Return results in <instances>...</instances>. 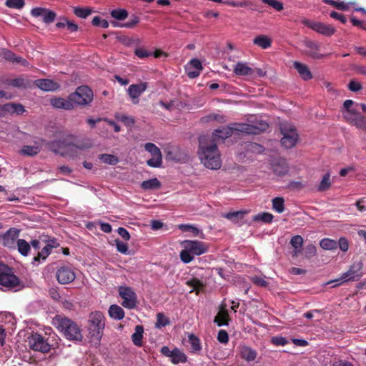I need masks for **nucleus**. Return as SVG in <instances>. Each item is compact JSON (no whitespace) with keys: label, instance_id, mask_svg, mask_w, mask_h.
Returning <instances> with one entry per match:
<instances>
[{"label":"nucleus","instance_id":"51","mask_svg":"<svg viewBox=\"0 0 366 366\" xmlns=\"http://www.w3.org/2000/svg\"><path fill=\"white\" fill-rule=\"evenodd\" d=\"M179 228L183 232H189L193 236L197 237L199 234V229L191 224H179Z\"/></svg>","mask_w":366,"mask_h":366},{"label":"nucleus","instance_id":"24","mask_svg":"<svg viewBox=\"0 0 366 366\" xmlns=\"http://www.w3.org/2000/svg\"><path fill=\"white\" fill-rule=\"evenodd\" d=\"M51 104L54 108L64 109L65 110H71L74 107L71 100L69 99V96L68 97L67 99L61 97L51 99Z\"/></svg>","mask_w":366,"mask_h":366},{"label":"nucleus","instance_id":"39","mask_svg":"<svg viewBox=\"0 0 366 366\" xmlns=\"http://www.w3.org/2000/svg\"><path fill=\"white\" fill-rule=\"evenodd\" d=\"M303 242V238L300 235H295L291 238L290 244L295 249V255L300 252Z\"/></svg>","mask_w":366,"mask_h":366},{"label":"nucleus","instance_id":"13","mask_svg":"<svg viewBox=\"0 0 366 366\" xmlns=\"http://www.w3.org/2000/svg\"><path fill=\"white\" fill-rule=\"evenodd\" d=\"M56 277L59 283L66 285L72 282L76 278V274L71 267L64 264L57 269Z\"/></svg>","mask_w":366,"mask_h":366},{"label":"nucleus","instance_id":"32","mask_svg":"<svg viewBox=\"0 0 366 366\" xmlns=\"http://www.w3.org/2000/svg\"><path fill=\"white\" fill-rule=\"evenodd\" d=\"M161 187V182L157 178H152L142 182L141 187L144 190L158 189Z\"/></svg>","mask_w":366,"mask_h":366},{"label":"nucleus","instance_id":"18","mask_svg":"<svg viewBox=\"0 0 366 366\" xmlns=\"http://www.w3.org/2000/svg\"><path fill=\"white\" fill-rule=\"evenodd\" d=\"M31 14L34 17L42 16V21L45 24L52 23L56 16V14L54 11L41 7L34 8Z\"/></svg>","mask_w":366,"mask_h":366},{"label":"nucleus","instance_id":"5","mask_svg":"<svg viewBox=\"0 0 366 366\" xmlns=\"http://www.w3.org/2000/svg\"><path fill=\"white\" fill-rule=\"evenodd\" d=\"M354 101L347 99L343 103L341 110L345 120L357 128L366 131V117L362 115L356 108H353Z\"/></svg>","mask_w":366,"mask_h":366},{"label":"nucleus","instance_id":"10","mask_svg":"<svg viewBox=\"0 0 366 366\" xmlns=\"http://www.w3.org/2000/svg\"><path fill=\"white\" fill-rule=\"evenodd\" d=\"M69 99L74 105H87L93 100V92L87 86H80L76 88L75 92L69 94Z\"/></svg>","mask_w":366,"mask_h":366},{"label":"nucleus","instance_id":"43","mask_svg":"<svg viewBox=\"0 0 366 366\" xmlns=\"http://www.w3.org/2000/svg\"><path fill=\"white\" fill-rule=\"evenodd\" d=\"M272 209L278 213L285 211V199L283 197H277L272 199Z\"/></svg>","mask_w":366,"mask_h":366},{"label":"nucleus","instance_id":"36","mask_svg":"<svg viewBox=\"0 0 366 366\" xmlns=\"http://www.w3.org/2000/svg\"><path fill=\"white\" fill-rule=\"evenodd\" d=\"M41 147L39 144H35L34 146L25 145L21 149L22 154L27 156H34L41 151Z\"/></svg>","mask_w":366,"mask_h":366},{"label":"nucleus","instance_id":"64","mask_svg":"<svg viewBox=\"0 0 366 366\" xmlns=\"http://www.w3.org/2000/svg\"><path fill=\"white\" fill-rule=\"evenodd\" d=\"M139 21L138 16H134L129 21L121 24V27L133 28Z\"/></svg>","mask_w":366,"mask_h":366},{"label":"nucleus","instance_id":"14","mask_svg":"<svg viewBox=\"0 0 366 366\" xmlns=\"http://www.w3.org/2000/svg\"><path fill=\"white\" fill-rule=\"evenodd\" d=\"M144 149L152 156L150 159L147 160V164L151 167H159L162 163L160 149L154 144L150 142L145 144Z\"/></svg>","mask_w":366,"mask_h":366},{"label":"nucleus","instance_id":"41","mask_svg":"<svg viewBox=\"0 0 366 366\" xmlns=\"http://www.w3.org/2000/svg\"><path fill=\"white\" fill-rule=\"evenodd\" d=\"M99 159L104 164L109 165H116L119 162V158L110 154H102L99 156Z\"/></svg>","mask_w":366,"mask_h":366},{"label":"nucleus","instance_id":"6","mask_svg":"<svg viewBox=\"0 0 366 366\" xmlns=\"http://www.w3.org/2000/svg\"><path fill=\"white\" fill-rule=\"evenodd\" d=\"M55 321L58 325V329L68 340L79 342L82 340L83 337L80 328L71 319L57 315L55 317Z\"/></svg>","mask_w":366,"mask_h":366},{"label":"nucleus","instance_id":"62","mask_svg":"<svg viewBox=\"0 0 366 366\" xmlns=\"http://www.w3.org/2000/svg\"><path fill=\"white\" fill-rule=\"evenodd\" d=\"M137 299H124L122 305L126 308L132 309L136 307Z\"/></svg>","mask_w":366,"mask_h":366},{"label":"nucleus","instance_id":"49","mask_svg":"<svg viewBox=\"0 0 366 366\" xmlns=\"http://www.w3.org/2000/svg\"><path fill=\"white\" fill-rule=\"evenodd\" d=\"M169 320L162 313H158L157 315V322L155 323V327L157 328H162V327L169 325Z\"/></svg>","mask_w":366,"mask_h":366},{"label":"nucleus","instance_id":"61","mask_svg":"<svg viewBox=\"0 0 366 366\" xmlns=\"http://www.w3.org/2000/svg\"><path fill=\"white\" fill-rule=\"evenodd\" d=\"M271 342L275 345L283 346L287 343V340L285 337L277 336L271 339Z\"/></svg>","mask_w":366,"mask_h":366},{"label":"nucleus","instance_id":"7","mask_svg":"<svg viewBox=\"0 0 366 366\" xmlns=\"http://www.w3.org/2000/svg\"><path fill=\"white\" fill-rule=\"evenodd\" d=\"M20 285V280L14 274L12 268L0 262V289L11 290Z\"/></svg>","mask_w":366,"mask_h":366},{"label":"nucleus","instance_id":"53","mask_svg":"<svg viewBox=\"0 0 366 366\" xmlns=\"http://www.w3.org/2000/svg\"><path fill=\"white\" fill-rule=\"evenodd\" d=\"M316 254L317 248L314 244H310L305 248V256L306 258L311 259L316 256Z\"/></svg>","mask_w":366,"mask_h":366},{"label":"nucleus","instance_id":"60","mask_svg":"<svg viewBox=\"0 0 366 366\" xmlns=\"http://www.w3.org/2000/svg\"><path fill=\"white\" fill-rule=\"evenodd\" d=\"M362 88V84L355 80H351L348 84V89L354 92L361 90Z\"/></svg>","mask_w":366,"mask_h":366},{"label":"nucleus","instance_id":"21","mask_svg":"<svg viewBox=\"0 0 366 366\" xmlns=\"http://www.w3.org/2000/svg\"><path fill=\"white\" fill-rule=\"evenodd\" d=\"M272 168L274 174L278 176L285 175L289 170L287 160L284 158H278L273 161Z\"/></svg>","mask_w":366,"mask_h":366},{"label":"nucleus","instance_id":"4","mask_svg":"<svg viewBox=\"0 0 366 366\" xmlns=\"http://www.w3.org/2000/svg\"><path fill=\"white\" fill-rule=\"evenodd\" d=\"M184 249L181 251L179 257L184 263H189L194 259V256H199L208 251V246L205 242L197 240H184L182 242Z\"/></svg>","mask_w":366,"mask_h":366},{"label":"nucleus","instance_id":"44","mask_svg":"<svg viewBox=\"0 0 366 366\" xmlns=\"http://www.w3.org/2000/svg\"><path fill=\"white\" fill-rule=\"evenodd\" d=\"M331 186L330 174L327 172L324 174L322 181L318 186V191L324 192L327 190Z\"/></svg>","mask_w":366,"mask_h":366},{"label":"nucleus","instance_id":"52","mask_svg":"<svg viewBox=\"0 0 366 366\" xmlns=\"http://www.w3.org/2000/svg\"><path fill=\"white\" fill-rule=\"evenodd\" d=\"M264 4H268L276 11H280L283 10V4L278 0H262Z\"/></svg>","mask_w":366,"mask_h":366},{"label":"nucleus","instance_id":"20","mask_svg":"<svg viewBox=\"0 0 366 366\" xmlns=\"http://www.w3.org/2000/svg\"><path fill=\"white\" fill-rule=\"evenodd\" d=\"M0 56L6 60L11 61L12 63L19 64L23 66L29 65L28 61L25 59L16 56L14 52L7 49H2L0 51Z\"/></svg>","mask_w":366,"mask_h":366},{"label":"nucleus","instance_id":"23","mask_svg":"<svg viewBox=\"0 0 366 366\" xmlns=\"http://www.w3.org/2000/svg\"><path fill=\"white\" fill-rule=\"evenodd\" d=\"M35 84L41 90L46 92L55 91L59 89L57 82L48 79H41L35 81Z\"/></svg>","mask_w":366,"mask_h":366},{"label":"nucleus","instance_id":"55","mask_svg":"<svg viewBox=\"0 0 366 366\" xmlns=\"http://www.w3.org/2000/svg\"><path fill=\"white\" fill-rule=\"evenodd\" d=\"M114 242L117 247V249L119 252L124 254H127L129 253V247L127 243H124L118 239H115Z\"/></svg>","mask_w":366,"mask_h":366},{"label":"nucleus","instance_id":"46","mask_svg":"<svg viewBox=\"0 0 366 366\" xmlns=\"http://www.w3.org/2000/svg\"><path fill=\"white\" fill-rule=\"evenodd\" d=\"M92 12V10L90 8H81V7H74V14L81 19H86L88 16H89Z\"/></svg>","mask_w":366,"mask_h":366},{"label":"nucleus","instance_id":"31","mask_svg":"<svg viewBox=\"0 0 366 366\" xmlns=\"http://www.w3.org/2000/svg\"><path fill=\"white\" fill-rule=\"evenodd\" d=\"M144 328L142 325H137L135 331L132 335V340L134 345L141 347L142 346Z\"/></svg>","mask_w":366,"mask_h":366},{"label":"nucleus","instance_id":"9","mask_svg":"<svg viewBox=\"0 0 366 366\" xmlns=\"http://www.w3.org/2000/svg\"><path fill=\"white\" fill-rule=\"evenodd\" d=\"M280 130L282 134V146L287 149L293 148L299 139V135L295 127L289 124H282Z\"/></svg>","mask_w":366,"mask_h":366},{"label":"nucleus","instance_id":"58","mask_svg":"<svg viewBox=\"0 0 366 366\" xmlns=\"http://www.w3.org/2000/svg\"><path fill=\"white\" fill-rule=\"evenodd\" d=\"M217 340L219 342L226 344L229 341V335L226 330H221L217 335Z\"/></svg>","mask_w":366,"mask_h":366},{"label":"nucleus","instance_id":"50","mask_svg":"<svg viewBox=\"0 0 366 366\" xmlns=\"http://www.w3.org/2000/svg\"><path fill=\"white\" fill-rule=\"evenodd\" d=\"M118 121L123 122L127 127H132L134 124V119L125 114H117L115 116Z\"/></svg>","mask_w":366,"mask_h":366},{"label":"nucleus","instance_id":"45","mask_svg":"<svg viewBox=\"0 0 366 366\" xmlns=\"http://www.w3.org/2000/svg\"><path fill=\"white\" fill-rule=\"evenodd\" d=\"M119 295L120 297H136L135 292L129 287H119Z\"/></svg>","mask_w":366,"mask_h":366},{"label":"nucleus","instance_id":"2","mask_svg":"<svg viewBox=\"0 0 366 366\" xmlns=\"http://www.w3.org/2000/svg\"><path fill=\"white\" fill-rule=\"evenodd\" d=\"M268 127L269 125L266 122H261L259 127L244 123H232L222 129H215L212 134V141L215 142L219 139L224 140L231 137L234 132H240L247 134H259Z\"/></svg>","mask_w":366,"mask_h":366},{"label":"nucleus","instance_id":"22","mask_svg":"<svg viewBox=\"0 0 366 366\" xmlns=\"http://www.w3.org/2000/svg\"><path fill=\"white\" fill-rule=\"evenodd\" d=\"M3 84L4 85L18 89H26L31 86L30 81L23 77H17L14 79L7 78L3 81Z\"/></svg>","mask_w":366,"mask_h":366},{"label":"nucleus","instance_id":"11","mask_svg":"<svg viewBox=\"0 0 366 366\" xmlns=\"http://www.w3.org/2000/svg\"><path fill=\"white\" fill-rule=\"evenodd\" d=\"M28 343L30 349L42 353L49 352L51 347L48 340L37 332H34L28 337Z\"/></svg>","mask_w":366,"mask_h":366},{"label":"nucleus","instance_id":"15","mask_svg":"<svg viewBox=\"0 0 366 366\" xmlns=\"http://www.w3.org/2000/svg\"><path fill=\"white\" fill-rule=\"evenodd\" d=\"M74 147L79 149H86L91 147L90 144L87 143H81V144H74V143H70L67 142L66 140H58V141H53L49 143V149L55 152L58 153L59 150L60 149H64L68 147Z\"/></svg>","mask_w":366,"mask_h":366},{"label":"nucleus","instance_id":"48","mask_svg":"<svg viewBox=\"0 0 366 366\" xmlns=\"http://www.w3.org/2000/svg\"><path fill=\"white\" fill-rule=\"evenodd\" d=\"M111 16L117 20H124L128 16V12L125 9H114L111 11Z\"/></svg>","mask_w":366,"mask_h":366},{"label":"nucleus","instance_id":"3","mask_svg":"<svg viewBox=\"0 0 366 366\" xmlns=\"http://www.w3.org/2000/svg\"><path fill=\"white\" fill-rule=\"evenodd\" d=\"M106 318L101 311H94L89 314L85 328L87 332V337L91 342L96 345H100V341L104 335L106 325Z\"/></svg>","mask_w":366,"mask_h":366},{"label":"nucleus","instance_id":"38","mask_svg":"<svg viewBox=\"0 0 366 366\" xmlns=\"http://www.w3.org/2000/svg\"><path fill=\"white\" fill-rule=\"evenodd\" d=\"M16 245L18 251L23 256H27L31 249V245L24 239H19L17 240Z\"/></svg>","mask_w":366,"mask_h":366},{"label":"nucleus","instance_id":"27","mask_svg":"<svg viewBox=\"0 0 366 366\" xmlns=\"http://www.w3.org/2000/svg\"><path fill=\"white\" fill-rule=\"evenodd\" d=\"M254 71L253 69L244 62H237L234 68V74L238 76L252 75Z\"/></svg>","mask_w":366,"mask_h":366},{"label":"nucleus","instance_id":"25","mask_svg":"<svg viewBox=\"0 0 366 366\" xmlns=\"http://www.w3.org/2000/svg\"><path fill=\"white\" fill-rule=\"evenodd\" d=\"M293 66L303 80L307 81L312 78V74L307 65L298 61H294Z\"/></svg>","mask_w":366,"mask_h":366},{"label":"nucleus","instance_id":"19","mask_svg":"<svg viewBox=\"0 0 366 366\" xmlns=\"http://www.w3.org/2000/svg\"><path fill=\"white\" fill-rule=\"evenodd\" d=\"M230 319L229 317V313L227 310V305L222 302L219 306V311L214 317V322L216 323L219 327L223 325H228Z\"/></svg>","mask_w":366,"mask_h":366},{"label":"nucleus","instance_id":"56","mask_svg":"<svg viewBox=\"0 0 366 366\" xmlns=\"http://www.w3.org/2000/svg\"><path fill=\"white\" fill-rule=\"evenodd\" d=\"M134 54L138 56L139 59L147 58L152 55V52L148 51L147 49L143 47L136 48L134 50Z\"/></svg>","mask_w":366,"mask_h":366},{"label":"nucleus","instance_id":"35","mask_svg":"<svg viewBox=\"0 0 366 366\" xmlns=\"http://www.w3.org/2000/svg\"><path fill=\"white\" fill-rule=\"evenodd\" d=\"M171 362L174 364L184 363L187 362V356L186 355L181 352L178 348L175 347L174 349V353L170 358Z\"/></svg>","mask_w":366,"mask_h":366},{"label":"nucleus","instance_id":"8","mask_svg":"<svg viewBox=\"0 0 366 366\" xmlns=\"http://www.w3.org/2000/svg\"><path fill=\"white\" fill-rule=\"evenodd\" d=\"M363 264L360 261L355 262L349 269L343 273L339 278L329 282L327 284L336 283V285L343 284L349 281H357L363 275Z\"/></svg>","mask_w":366,"mask_h":366},{"label":"nucleus","instance_id":"30","mask_svg":"<svg viewBox=\"0 0 366 366\" xmlns=\"http://www.w3.org/2000/svg\"><path fill=\"white\" fill-rule=\"evenodd\" d=\"M253 44L263 49H266L271 46L272 41L265 35H259L253 39Z\"/></svg>","mask_w":366,"mask_h":366},{"label":"nucleus","instance_id":"54","mask_svg":"<svg viewBox=\"0 0 366 366\" xmlns=\"http://www.w3.org/2000/svg\"><path fill=\"white\" fill-rule=\"evenodd\" d=\"M6 6L12 9H21L25 3L24 0H6Z\"/></svg>","mask_w":366,"mask_h":366},{"label":"nucleus","instance_id":"33","mask_svg":"<svg viewBox=\"0 0 366 366\" xmlns=\"http://www.w3.org/2000/svg\"><path fill=\"white\" fill-rule=\"evenodd\" d=\"M188 342L190 345V350L192 352L197 353L202 350L200 340L194 334H189Z\"/></svg>","mask_w":366,"mask_h":366},{"label":"nucleus","instance_id":"63","mask_svg":"<svg viewBox=\"0 0 366 366\" xmlns=\"http://www.w3.org/2000/svg\"><path fill=\"white\" fill-rule=\"evenodd\" d=\"M330 17L341 21L342 24H345L347 22L345 16L340 13L332 11L330 12Z\"/></svg>","mask_w":366,"mask_h":366},{"label":"nucleus","instance_id":"16","mask_svg":"<svg viewBox=\"0 0 366 366\" xmlns=\"http://www.w3.org/2000/svg\"><path fill=\"white\" fill-rule=\"evenodd\" d=\"M19 233V229L15 227L10 228L1 236L2 244L9 249H15Z\"/></svg>","mask_w":366,"mask_h":366},{"label":"nucleus","instance_id":"47","mask_svg":"<svg viewBox=\"0 0 366 366\" xmlns=\"http://www.w3.org/2000/svg\"><path fill=\"white\" fill-rule=\"evenodd\" d=\"M273 215L268 212H262L253 217L254 221H262L264 223H270L273 219Z\"/></svg>","mask_w":366,"mask_h":366},{"label":"nucleus","instance_id":"28","mask_svg":"<svg viewBox=\"0 0 366 366\" xmlns=\"http://www.w3.org/2000/svg\"><path fill=\"white\" fill-rule=\"evenodd\" d=\"M187 285L191 289L189 292H195V295H198L199 292L204 290L205 285L196 277H193L187 281Z\"/></svg>","mask_w":366,"mask_h":366},{"label":"nucleus","instance_id":"37","mask_svg":"<svg viewBox=\"0 0 366 366\" xmlns=\"http://www.w3.org/2000/svg\"><path fill=\"white\" fill-rule=\"evenodd\" d=\"M246 213L247 212L244 211H237V212L223 214L222 217L233 222L237 223L239 220H242L244 218Z\"/></svg>","mask_w":366,"mask_h":366},{"label":"nucleus","instance_id":"12","mask_svg":"<svg viewBox=\"0 0 366 366\" xmlns=\"http://www.w3.org/2000/svg\"><path fill=\"white\" fill-rule=\"evenodd\" d=\"M302 23L313 31L326 36H331L336 31V29L334 26L322 22L311 21L309 19H303Z\"/></svg>","mask_w":366,"mask_h":366},{"label":"nucleus","instance_id":"42","mask_svg":"<svg viewBox=\"0 0 366 366\" xmlns=\"http://www.w3.org/2000/svg\"><path fill=\"white\" fill-rule=\"evenodd\" d=\"M320 245L326 250H333L337 248V242L329 238L322 239L320 242Z\"/></svg>","mask_w":366,"mask_h":366},{"label":"nucleus","instance_id":"1","mask_svg":"<svg viewBox=\"0 0 366 366\" xmlns=\"http://www.w3.org/2000/svg\"><path fill=\"white\" fill-rule=\"evenodd\" d=\"M198 154L201 162L207 168L217 169L220 168L222 162L217 144L209 141L206 137L199 139Z\"/></svg>","mask_w":366,"mask_h":366},{"label":"nucleus","instance_id":"34","mask_svg":"<svg viewBox=\"0 0 366 366\" xmlns=\"http://www.w3.org/2000/svg\"><path fill=\"white\" fill-rule=\"evenodd\" d=\"M109 315L112 318L120 320L124 318V312L121 307L117 305H112L109 309Z\"/></svg>","mask_w":366,"mask_h":366},{"label":"nucleus","instance_id":"57","mask_svg":"<svg viewBox=\"0 0 366 366\" xmlns=\"http://www.w3.org/2000/svg\"><path fill=\"white\" fill-rule=\"evenodd\" d=\"M92 24L95 26H101L104 29L109 27V22L105 19H102L99 16H94L92 19Z\"/></svg>","mask_w":366,"mask_h":366},{"label":"nucleus","instance_id":"26","mask_svg":"<svg viewBox=\"0 0 366 366\" xmlns=\"http://www.w3.org/2000/svg\"><path fill=\"white\" fill-rule=\"evenodd\" d=\"M240 356L242 359L247 362H251L257 357V352L247 345H241L239 347Z\"/></svg>","mask_w":366,"mask_h":366},{"label":"nucleus","instance_id":"40","mask_svg":"<svg viewBox=\"0 0 366 366\" xmlns=\"http://www.w3.org/2000/svg\"><path fill=\"white\" fill-rule=\"evenodd\" d=\"M52 246L50 244L45 245L41 251L38 252V254L36 256L34 257V262H40L41 259L44 260L46 258L49 256V254L51 253Z\"/></svg>","mask_w":366,"mask_h":366},{"label":"nucleus","instance_id":"59","mask_svg":"<svg viewBox=\"0 0 366 366\" xmlns=\"http://www.w3.org/2000/svg\"><path fill=\"white\" fill-rule=\"evenodd\" d=\"M252 282L259 287H265L268 285V282L262 277L254 276L252 277Z\"/></svg>","mask_w":366,"mask_h":366},{"label":"nucleus","instance_id":"29","mask_svg":"<svg viewBox=\"0 0 366 366\" xmlns=\"http://www.w3.org/2000/svg\"><path fill=\"white\" fill-rule=\"evenodd\" d=\"M2 111L11 114H21L25 109L21 104L7 103L2 107Z\"/></svg>","mask_w":366,"mask_h":366},{"label":"nucleus","instance_id":"17","mask_svg":"<svg viewBox=\"0 0 366 366\" xmlns=\"http://www.w3.org/2000/svg\"><path fill=\"white\" fill-rule=\"evenodd\" d=\"M147 86L148 84L147 82H141L131 84L128 87L127 93L134 104H137L139 102V97L147 89Z\"/></svg>","mask_w":366,"mask_h":366}]
</instances>
